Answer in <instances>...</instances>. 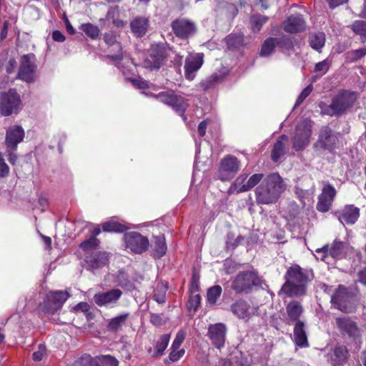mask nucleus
<instances>
[{"label":"nucleus","instance_id":"nucleus-46","mask_svg":"<svg viewBox=\"0 0 366 366\" xmlns=\"http://www.w3.org/2000/svg\"><path fill=\"white\" fill-rule=\"evenodd\" d=\"M201 297L199 294H194L190 296L188 302H187V309L191 312H196L197 308L200 305Z\"/></svg>","mask_w":366,"mask_h":366},{"label":"nucleus","instance_id":"nucleus-28","mask_svg":"<svg viewBox=\"0 0 366 366\" xmlns=\"http://www.w3.org/2000/svg\"><path fill=\"white\" fill-rule=\"evenodd\" d=\"M286 312L287 315V322L290 325L295 322L300 321L299 318L303 312V308L298 302L292 301L287 305Z\"/></svg>","mask_w":366,"mask_h":366},{"label":"nucleus","instance_id":"nucleus-20","mask_svg":"<svg viewBox=\"0 0 366 366\" xmlns=\"http://www.w3.org/2000/svg\"><path fill=\"white\" fill-rule=\"evenodd\" d=\"M68 297V293L62 291L50 292L48 293L46 302V312L53 313L59 310Z\"/></svg>","mask_w":366,"mask_h":366},{"label":"nucleus","instance_id":"nucleus-15","mask_svg":"<svg viewBox=\"0 0 366 366\" xmlns=\"http://www.w3.org/2000/svg\"><path fill=\"white\" fill-rule=\"evenodd\" d=\"M172 31L176 36L187 39L197 31L195 24L187 19H178L172 23Z\"/></svg>","mask_w":366,"mask_h":366},{"label":"nucleus","instance_id":"nucleus-51","mask_svg":"<svg viewBox=\"0 0 366 366\" xmlns=\"http://www.w3.org/2000/svg\"><path fill=\"white\" fill-rule=\"evenodd\" d=\"M312 89L313 86L312 84H310L306 88H305L297 97L296 103L295 104V107H299L304 102V100L311 94Z\"/></svg>","mask_w":366,"mask_h":366},{"label":"nucleus","instance_id":"nucleus-45","mask_svg":"<svg viewBox=\"0 0 366 366\" xmlns=\"http://www.w3.org/2000/svg\"><path fill=\"white\" fill-rule=\"evenodd\" d=\"M315 257L317 259H320L327 264L331 263V258L328 250V246L325 245L321 248L315 249Z\"/></svg>","mask_w":366,"mask_h":366},{"label":"nucleus","instance_id":"nucleus-63","mask_svg":"<svg viewBox=\"0 0 366 366\" xmlns=\"http://www.w3.org/2000/svg\"><path fill=\"white\" fill-rule=\"evenodd\" d=\"M16 61L14 59H10L8 65L6 66V71L9 74H11L14 71L16 67Z\"/></svg>","mask_w":366,"mask_h":366},{"label":"nucleus","instance_id":"nucleus-27","mask_svg":"<svg viewBox=\"0 0 366 366\" xmlns=\"http://www.w3.org/2000/svg\"><path fill=\"white\" fill-rule=\"evenodd\" d=\"M108 254L106 252H96L87 256L85 262L90 269H98L107 264Z\"/></svg>","mask_w":366,"mask_h":366},{"label":"nucleus","instance_id":"nucleus-48","mask_svg":"<svg viewBox=\"0 0 366 366\" xmlns=\"http://www.w3.org/2000/svg\"><path fill=\"white\" fill-rule=\"evenodd\" d=\"M330 65L331 61L328 59H326L315 64L314 71L320 72L322 74H325L328 71Z\"/></svg>","mask_w":366,"mask_h":366},{"label":"nucleus","instance_id":"nucleus-16","mask_svg":"<svg viewBox=\"0 0 366 366\" xmlns=\"http://www.w3.org/2000/svg\"><path fill=\"white\" fill-rule=\"evenodd\" d=\"M227 327L223 323L210 325L208 327L207 335L212 344L217 349L224 346Z\"/></svg>","mask_w":366,"mask_h":366},{"label":"nucleus","instance_id":"nucleus-43","mask_svg":"<svg viewBox=\"0 0 366 366\" xmlns=\"http://www.w3.org/2000/svg\"><path fill=\"white\" fill-rule=\"evenodd\" d=\"M81 29L88 36L92 39L98 38L100 34L99 28L90 23L82 24Z\"/></svg>","mask_w":366,"mask_h":366},{"label":"nucleus","instance_id":"nucleus-39","mask_svg":"<svg viewBox=\"0 0 366 366\" xmlns=\"http://www.w3.org/2000/svg\"><path fill=\"white\" fill-rule=\"evenodd\" d=\"M167 252V245L165 243L164 238L163 237H156L155 244H154V256L156 257H161L166 254Z\"/></svg>","mask_w":366,"mask_h":366},{"label":"nucleus","instance_id":"nucleus-29","mask_svg":"<svg viewBox=\"0 0 366 366\" xmlns=\"http://www.w3.org/2000/svg\"><path fill=\"white\" fill-rule=\"evenodd\" d=\"M294 340L300 347L308 346L307 337L305 330V324L302 321H297L294 327Z\"/></svg>","mask_w":366,"mask_h":366},{"label":"nucleus","instance_id":"nucleus-2","mask_svg":"<svg viewBox=\"0 0 366 366\" xmlns=\"http://www.w3.org/2000/svg\"><path fill=\"white\" fill-rule=\"evenodd\" d=\"M287 282L283 285L281 292L290 297L303 295L305 292V285L310 280L300 267H291L287 272Z\"/></svg>","mask_w":366,"mask_h":366},{"label":"nucleus","instance_id":"nucleus-42","mask_svg":"<svg viewBox=\"0 0 366 366\" xmlns=\"http://www.w3.org/2000/svg\"><path fill=\"white\" fill-rule=\"evenodd\" d=\"M247 175L244 174L239 176L232 184V189L237 193L247 192V190H243L247 186Z\"/></svg>","mask_w":366,"mask_h":366},{"label":"nucleus","instance_id":"nucleus-17","mask_svg":"<svg viewBox=\"0 0 366 366\" xmlns=\"http://www.w3.org/2000/svg\"><path fill=\"white\" fill-rule=\"evenodd\" d=\"M24 129L17 125L9 127L6 130L5 144L8 151H16L17 146L24 138Z\"/></svg>","mask_w":366,"mask_h":366},{"label":"nucleus","instance_id":"nucleus-55","mask_svg":"<svg viewBox=\"0 0 366 366\" xmlns=\"http://www.w3.org/2000/svg\"><path fill=\"white\" fill-rule=\"evenodd\" d=\"M46 355V348L43 345H39V350L33 353V359L34 361H40Z\"/></svg>","mask_w":366,"mask_h":366},{"label":"nucleus","instance_id":"nucleus-12","mask_svg":"<svg viewBox=\"0 0 366 366\" xmlns=\"http://www.w3.org/2000/svg\"><path fill=\"white\" fill-rule=\"evenodd\" d=\"M239 169V163L237 159L232 155L224 157L219 168V178L222 181L232 179Z\"/></svg>","mask_w":366,"mask_h":366},{"label":"nucleus","instance_id":"nucleus-23","mask_svg":"<svg viewBox=\"0 0 366 366\" xmlns=\"http://www.w3.org/2000/svg\"><path fill=\"white\" fill-rule=\"evenodd\" d=\"M231 310L233 314L239 318L247 320L252 315H255L257 311V308L253 306H250L245 301L239 300L232 305Z\"/></svg>","mask_w":366,"mask_h":366},{"label":"nucleus","instance_id":"nucleus-19","mask_svg":"<svg viewBox=\"0 0 366 366\" xmlns=\"http://www.w3.org/2000/svg\"><path fill=\"white\" fill-rule=\"evenodd\" d=\"M204 55L202 53L190 54L185 61V76L189 80H192L195 76V72L198 71L203 64Z\"/></svg>","mask_w":366,"mask_h":366},{"label":"nucleus","instance_id":"nucleus-24","mask_svg":"<svg viewBox=\"0 0 366 366\" xmlns=\"http://www.w3.org/2000/svg\"><path fill=\"white\" fill-rule=\"evenodd\" d=\"M283 29L289 33H298L306 29V23L302 15L294 14L287 18L283 23Z\"/></svg>","mask_w":366,"mask_h":366},{"label":"nucleus","instance_id":"nucleus-62","mask_svg":"<svg viewBox=\"0 0 366 366\" xmlns=\"http://www.w3.org/2000/svg\"><path fill=\"white\" fill-rule=\"evenodd\" d=\"M14 152V151H8L6 149L8 159L11 164H15L17 159V156Z\"/></svg>","mask_w":366,"mask_h":366},{"label":"nucleus","instance_id":"nucleus-60","mask_svg":"<svg viewBox=\"0 0 366 366\" xmlns=\"http://www.w3.org/2000/svg\"><path fill=\"white\" fill-rule=\"evenodd\" d=\"M359 281L366 285V267L363 268L358 272Z\"/></svg>","mask_w":366,"mask_h":366},{"label":"nucleus","instance_id":"nucleus-25","mask_svg":"<svg viewBox=\"0 0 366 366\" xmlns=\"http://www.w3.org/2000/svg\"><path fill=\"white\" fill-rule=\"evenodd\" d=\"M360 209L353 205H347L336 212L338 219L342 224H353L357 220Z\"/></svg>","mask_w":366,"mask_h":366},{"label":"nucleus","instance_id":"nucleus-4","mask_svg":"<svg viewBox=\"0 0 366 366\" xmlns=\"http://www.w3.org/2000/svg\"><path fill=\"white\" fill-rule=\"evenodd\" d=\"M338 138L337 134L328 127L321 128L318 139L314 144V149L320 154L332 152L337 147Z\"/></svg>","mask_w":366,"mask_h":366},{"label":"nucleus","instance_id":"nucleus-6","mask_svg":"<svg viewBox=\"0 0 366 366\" xmlns=\"http://www.w3.org/2000/svg\"><path fill=\"white\" fill-rule=\"evenodd\" d=\"M262 280L254 271H247L238 274L232 282V287L237 292L249 290L252 286H259Z\"/></svg>","mask_w":366,"mask_h":366},{"label":"nucleus","instance_id":"nucleus-14","mask_svg":"<svg viewBox=\"0 0 366 366\" xmlns=\"http://www.w3.org/2000/svg\"><path fill=\"white\" fill-rule=\"evenodd\" d=\"M122 295L119 289H112L109 291L99 292L94 296L95 303L100 307H114Z\"/></svg>","mask_w":366,"mask_h":366},{"label":"nucleus","instance_id":"nucleus-41","mask_svg":"<svg viewBox=\"0 0 366 366\" xmlns=\"http://www.w3.org/2000/svg\"><path fill=\"white\" fill-rule=\"evenodd\" d=\"M105 42L111 46L115 45L117 49L119 50V53L111 57L115 60H119L122 59V53L121 51V46L119 43H117L116 36L113 34H106L104 36Z\"/></svg>","mask_w":366,"mask_h":366},{"label":"nucleus","instance_id":"nucleus-5","mask_svg":"<svg viewBox=\"0 0 366 366\" xmlns=\"http://www.w3.org/2000/svg\"><path fill=\"white\" fill-rule=\"evenodd\" d=\"M312 134V122L304 119L296 127L293 137V148L296 151L303 150L310 142Z\"/></svg>","mask_w":366,"mask_h":366},{"label":"nucleus","instance_id":"nucleus-52","mask_svg":"<svg viewBox=\"0 0 366 366\" xmlns=\"http://www.w3.org/2000/svg\"><path fill=\"white\" fill-rule=\"evenodd\" d=\"M185 338V332L180 330L177 332L171 347V350H178Z\"/></svg>","mask_w":366,"mask_h":366},{"label":"nucleus","instance_id":"nucleus-3","mask_svg":"<svg viewBox=\"0 0 366 366\" xmlns=\"http://www.w3.org/2000/svg\"><path fill=\"white\" fill-rule=\"evenodd\" d=\"M356 99V93L342 91L332 99L331 104L327 105L324 102H320L319 107L321 112L324 114L330 116L340 115L350 108Z\"/></svg>","mask_w":366,"mask_h":366},{"label":"nucleus","instance_id":"nucleus-59","mask_svg":"<svg viewBox=\"0 0 366 366\" xmlns=\"http://www.w3.org/2000/svg\"><path fill=\"white\" fill-rule=\"evenodd\" d=\"M331 8H335L342 5L347 1V0H327Z\"/></svg>","mask_w":366,"mask_h":366},{"label":"nucleus","instance_id":"nucleus-50","mask_svg":"<svg viewBox=\"0 0 366 366\" xmlns=\"http://www.w3.org/2000/svg\"><path fill=\"white\" fill-rule=\"evenodd\" d=\"M98 244L99 240L97 238L90 237L88 239L81 242L80 244V247L85 251H88L96 248Z\"/></svg>","mask_w":366,"mask_h":366},{"label":"nucleus","instance_id":"nucleus-10","mask_svg":"<svg viewBox=\"0 0 366 366\" xmlns=\"http://www.w3.org/2000/svg\"><path fill=\"white\" fill-rule=\"evenodd\" d=\"M292 43L290 39L288 37H269L264 41L259 52V56L262 57H267L273 54L276 47L289 49L292 47Z\"/></svg>","mask_w":366,"mask_h":366},{"label":"nucleus","instance_id":"nucleus-8","mask_svg":"<svg viewBox=\"0 0 366 366\" xmlns=\"http://www.w3.org/2000/svg\"><path fill=\"white\" fill-rule=\"evenodd\" d=\"M156 97L159 102L172 107L183 117L184 122L187 121V117L184 115V112L186 110L188 104L184 98L167 92H160L156 96Z\"/></svg>","mask_w":366,"mask_h":366},{"label":"nucleus","instance_id":"nucleus-37","mask_svg":"<svg viewBox=\"0 0 366 366\" xmlns=\"http://www.w3.org/2000/svg\"><path fill=\"white\" fill-rule=\"evenodd\" d=\"M129 315V313H124L112 318L109 322L108 328L114 331L119 330L125 323Z\"/></svg>","mask_w":366,"mask_h":366},{"label":"nucleus","instance_id":"nucleus-40","mask_svg":"<svg viewBox=\"0 0 366 366\" xmlns=\"http://www.w3.org/2000/svg\"><path fill=\"white\" fill-rule=\"evenodd\" d=\"M222 287L219 285H215L210 287L207 294V301L210 305H214L217 299L222 294Z\"/></svg>","mask_w":366,"mask_h":366},{"label":"nucleus","instance_id":"nucleus-64","mask_svg":"<svg viewBox=\"0 0 366 366\" xmlns=\"http://www.w3.org/2000/svg\"><path fill=\"white\" fill-rule=\"evenodd\" d=\"M154 300L159 304H162L165 302V296L164 295H159L155 293L154 295Z\"/></svg>","mask_w":366,"mask_h":366},{"label":"nucleus","instance_id":"nucleus-34","mask_svg":"<svg viewBox=\"0 0 366 366\" xmlns=\"http://www.w3.org/2000/svg\"><path fill=\"white\" fill-rule=\"evenodd\" d=\"M268 17L259 14H255L250 17L249 24L253 32H259L262 26L267 21Z\"/></svg>","mask_w":366,"mask_h":366},{"label":"nucleus","instance_id":"nucleus-47","mask_svg":"<svg viewBox=\"0 0 366 366\" xmlns=\"http://www.w3.org/2000/svg\"><path fill=\"white\" fill-rule=\"evenodd\" d=\"M263 175L262 174H254L252 175L247 181V186L243 190H250L255 185H257L262 179Z\"/></svg>","mask_w":366,"mask_h":366},{"label":"nucleus","instance_id":"nucleus-57","mask_svg":"<svg viewBox=\"0 0 366 366\" xmlns=\"http://www.w3.org/2000/svg\"><path fill=\"white\" fill-rule=\"evenodd\" d=\"M53 39L56 41L62 42L64 41L65 37L59 31H54L52 34Z\"/></svg>","mask_w":366,"mask_h":366},{"label":"nucleus","instance_id":"nucleus-32","mask_svg":"<svg viewBox=\"0 0 366 366\" xmlns=\"http://www.w3.org/2000/svg\"><path fill=\"white\" fill-rule=\"evenodd\" d=\"M309 42L312 49L320 51L325 45V35L323 32L312 33L310 35Z\"/></svg>","mask_w":366,"mask_h":366},{"label":"nucleus","instance_id":"nucleus-9","mask_svg":"<svg viewBox=\"0 0 366 366\" xmlns=\"http://www.w3.org/2000/svg\"><path fill=\"white\" fill-rule=\"evenodd\" d=\"M21 103L19 95L14 90L2 94L0 97V112L3 116L16 113Z\"/></svg>","mask_w":366,"mask_h":366},{"label":"nucleus","instance_id":"nucleus-31","mask_svg":"<svg viewBox=\"0 0 366 366\" xmlns=\"http://www.w3.org/2000/svg\"><path fill=\"white\" fill-rule=\"evenodd\" d=\"M345 249L346 244L343 242L335 240L330 249H328L331 260L342 258L345 253Z\"/></svg>","mask_w":366,"mask_h":366},{"label":"nucleus","instance_id":"nucleus-1","mask_svg":"<svg viewBox=\"0 0 366 366\" xmlns=\"http://www.w3.org/2000/svg\"><path fill=\"white\" fill-rule=\"evenodd\" d=\"M286 187V184L278 173L270 174L256 188V201L262 204L275 203Z\"/></svg>","mask_w":366,"mask_h":366},{"label":"nucleus","instance_id":"nucleus-53","mask_svg":"<svg viewBox=\"0 0 366 366\" xmlns=\"http://www.w3.org/2000/svg\"><path fill=\"white\" fill-rule=\"evenodd\" d=\"M185 351L184 349L171 350L169 355V360L171 362H177L179 360L184 354Z\"/></svg>","mask_w":366,"mask_h":366},{"label":"nucleus","instance_id":"nucleus-58","mask_svg":"<svg viewBox=\"0 0 366 366\" xmlns=\"http://www.w3.org/2000/svg\"><path fill=\"white\" fill-rule=\"evenodd\" d=\"M90 307L86 302H80L76 307L75 310L77 311L87 312Z\"/></svg>","mask_w":366,"mask_h":366},{"label":"nucleus","instance_id":"nucleus-13","mask_svg":"<svg viewBox=\"0 0 366 366\" xmlns=\"http://www.w3.org/2000/svg\"><path fill=\"white\" fill-rule=\"evenodd\" d=\"M350 299L351 297L347 290L342 286H339L335 294L331 297V302L339 310L350 312L352 311Z\"/></svg>","mask_w":366,"mask_h":366},{"label":"nucleus","instance_id":"nucleus-38","mask_svg":"<svg viewBox=\"0 0 366 366\" xmlns=\"http://www.w3.org/2000/svg\"><path fill=\"white\" fill-rule=\"evenodd\" d=\"M350 27L354 33L360 36L363 41H366V21H355Z\"/></svg>","mask_w":366,"mask_h":366},{"label":"nucleus","instance_id":"nucleus-54","mask_svg":"<svg viewBox=\"0 0 366 366\" xmlns=\"http://www.w3.org/2000/svg\"><path fill=\"white\" fill-rule=\"evenodd\" d=\"M9 167L5 162L4 159L0 154V178H4L9 174Z\"/></svg>","mask_w":366,"mask_h":366},{"label":"nucleus","instance_id":"nucleus-33","mask_svg":"<svg viewBox=\"0 0 366 366\" xmlns=\"http://www.w3.org/2000/svg\"><path fill=\"white\" fill-rule=\"evenodd\" d=\"M118 360L112 356L104 355L92 360L90 366H118Z\"/></svg>","mask_w":366,"mask_h":366},{"label":"nucleus","instance_id":"nucleus-26","mask_svg":"<svg viewBox=\"0 0 366 366\" xmlns=\"http://www.w3.org/2000/svg\"><path fill=\"white\" fill-rule=\"evenodd\" d=\"M149 26V19L144 16H137L130 22V28L132 33L138 37L145 35Z\"/></svg>","mask_w":366,"mask_h":366},{"label":"nucleus","instance_id":"nucleus-49","mask_svg":"<svg viewBox=\"0 0 366 366\" xmlns=\"http://www.w3.org/2000/svg\"><path fill=\"white\" fill-rule=\"evenodd\" d=\"M347 55L348 58L351 61H357L366 55V48H361L356 50H352L348 52Z\"/></svg>","mask_w":366,"mask_h":366},{"label":"nucleus","instance_id":"nucleus-30","mask_svg":"<svg viewBox=\"0 0 366 366\" xmlns=\"http://www.w3.org/2000/svg\"><path fill=\"white\" fill-rule=\"evenodd\" d=\"M287 140L286 135H282L277 140L274 144V147L272 152V159L274 162H277L280 157L285 154V144L284 142Z\"/></svg>","mask_w":366,"mask_h":366},{"label":"nucleus","instance_id":"nucleus-56","mask_svg":"<svg viewBox=\"0 0 366 366\" xmlns=\"http://www.w3.org/2000/svg\"><path fill=\"white\" fill-rule=\"evenodd\" d=\"M130 81L134 86L139 89H144L149 87V83L147 81L137 79H131Z\"/></svg>","mask_w":366,"mask_h":366},{"label":"nucleus","instance_id":"nucleus-61","mask_svg":"<svg viewBox=\"0 0 366 366\" xmlns=\"http://www.w3.org/2000/svg\"><path fill=\"white\" fill-rule=\"evenodd\" d=\"M207 123L206 121L202 122L198 126V132L199 134L203 137L206 133Z\"/></svg>","mask_w":366,"mask_h":366},{"label":"nucleus","instance_id":"nucleus-22","mask_svg":"<svg viewBox=\"0 0 366 366\" xmlns=\"http://www.w3.org/2000/svg\"><path fill=\"white\" fill-rule=\"evenodd\" d=\"M337 327L344 335L355 337L359 335V329L357 324L350 317L342 316L336 319Z\"/></svg>","mask_w":366,"mask_h":366},{"label":"nucleus","instance_id":"nucleus-44","mask_svg":"<svg viewBox=\"0 0 366 366\" xmlns=\"http://www.w3.org/2000/svg\"><path fill=\"white\" fill-rule=\"evenodd\" d=\"M347 358V350L345 347H337L334 350L333 361L336 364L342 365Z\"/></svg>","mask_w":366,"mask_h":366},{"label":"nucleus","instance_id":"nucleus-11","mask_svg":"<svg viewBox=\"0 0 366 366\" xmlns=\"http://www.w3.org/2000/svg\"><path fill=\"white\" fill-rule=\"evenodd\" d=\"M124 240L126 247L137 254L146 251L149 246L148 239L136 232L125 234Z\"/></svg>","mask_w":366,"mask_h":366},{"label":"nucleus","instance_id":"nucleus-18","mask_svg":"<svg viewBox=\"0 0 366 366\" xmlns=\"http://www.w3.org/2000/svg\"><path fill=\"white\" fill-rule=\"evenodd\" d=\"M335 195L336 190L335 187L327 182L324 183L322 193L319 196V200L317 204V209L322 212L328 211Z\"/></svg>","mask_w":366,"mask_h":366},{"label":"nucleus","instance_id":"nucleus-21","mask_svg":"<svg viewBox=\"0 0 366 366\" xmlns=\"http://www.w3.org/2000/svg\"><path fill=\"white\" fill-rule=\"evenodd\" d=\"M164 52L159 48H154L144 61V67L151 71L159 69L164 61Z\"/></svg>","mask_w":366,"mask_h":366},{"label":"nucleus","instance_id":"nucleus-36","mask_svg":"<svg viewBox=\"0 0 366 366\" xmlns=\"http://www.w3.org/2000/svg\"><path fill=\"white\" fill-rule=\"evenodd\" d=\"M102 229L104 232H123L127 230L129 227L125 224L111 220L104 223Z\"/></svg>","mask_w":366,"mask_h":366},{"label":"nucleus","instance_id":"nucleus-7","mask_svg":"<svg viewBox=\"0 0 366 366\" xmlns=\"http://www.w3.org/2000/svg\"><path fill=\"white\" fill-rule=\"evenodd\" d=\"M20 63L18 78L28 83L33 82L37 68L34 54L24 55L21 58Z\"/></svg>","mask_w":366,"mask_h":366},{"label":"nucleus","instance_id":"nucleus-35","mask_svg":"<svg viewBox=\"0 0 366 366\" xmlns=\"http://www.w3.org/2000/svg\"><path fill=\"white\" fill-rule=\"evenodd\" d=\"M170 340V335L169 334H164L162 335L154 347V352L152 354V356L161 355L168 346V343Z\"/></svg>","mask_w":366,"mask_h":366}]
</instances>
